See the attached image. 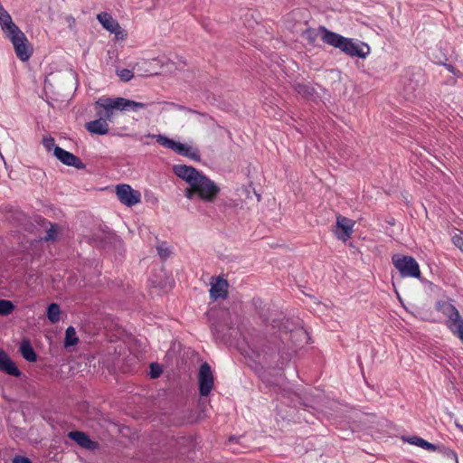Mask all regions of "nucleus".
Returning <instances> with one entry per match:
<instances>
[{"instance_id": "obj_25", "label": "nucleus", "mask_w": 463, "mask_h": 463, "mask_svg": "<svg viewBox=\"0 0 463 463\" xmlns=\"http://www.w3.org/2000/svg\"><path fill=\"white\" fill-rule=\"evenodd\" d=\"M453 244L463 252V232L455 234L452 237Z\"/></svg>"}, {"instance_id": "obj_31", "label": "nucleus", "mask_w": 463, "mask_h": 463, "mask_svg": "<svg viewBox=\"0 0 463 463\" xmlns=\"http://www.w3.org/2000/svg\"><path fill=\"white\" fill-rule=\"evenodd\" d=\"M14 463H32L28 458L23 456H16L14 458Z\"/></svg>"}, {"instance_id": "obj_33", "label": "nucleus", "mask_w": 463, "mask_h": 463, "mask_svg": "<svg viewBox=\"0 0 463 463\" xmlns=\"http://www.w3.org/2000/svg\"><path fill=\"white\" fill-rule=\"evenodd\" d=\"M456 426H457L458 429L463 430V426H462V425H460V424H458V423H457V424H456Z\"/></svg>"}, {"instance_id": "obj_8", "label": "nucleus", "mask_w": 463, "mask_h": 463, "mask_svg": "<svg viewBox=\"0 0 463 463\" xmlns=\"http://www.w3.org/2000/svg\"><path fill=\"white\" fill-rule=\"evenodd\" d=\"M116 194L119 202L128 207L134 206L141 201V194L127 184H118Z\"/></svg>"}, {"instance_id": "obj_15", "label": "nucleus", "mask_w": 463, "mask_h": 463, "mask_svg": "<svg viewBox=\"0 0 463 463\" xmlns=\"http://www.w3.org/2000/svg\"><path fill=\"white\" fill-rule=\"evenodd\" d=\"M228 283L225 279H218L211 284L210 297L213 300L225 298L227 296Z\"/></svg>"}, {"instance_id": "obj_7", "label": "nucleus", "mask_w": 463, "mask_h": 463, "mask_svg": "<svg viewBox=\"0 0 463 463\" xmlns=\"http://www.w3.org/2000/svg\"><path fill=\"white\" fill-rule=\"evenodd\" d=\"M392 260L402 277L416 279L420 277V266L413 257L395 254Z\"/></svg>"}, {"instance_id": "obj_18", "label": "nucleus", "mask_w": 463, "mask_h": 463, "mask_svg": "<svg viewBox=\"0 0 463 463\" xmlns=\"http://www.w3.org/2000/svg\"><path fill=\"white\" fill-rule=\"evenodd\" d=\"M61 308L56 303H52L47 308V317L52 324L58 323L61 319Z\"/></svg>"}, {"instance_id": "obj_9", "label": "nucleus", "mask_w": 463, "mask_h": 463, "mask_svg": "<svg viewBox=\"0 0 463 463\" xmlns=\"http://www.w3.org/2000/svg\"><path fill=\"white\" fill-rule=\"evenodd\" d=\"M97 20L100 23L104 29L115 35L117 40H124L127 33L123 30L118 22L107 12L98 14Z\"/></svg>"}, {"instance_id": "obj_23", "label": "nucleus", "mask_w": 463, "mask_h": 463, "mask_svg": "<svg viewBox=\"0 0 463 463\" xmlns=\"http://www.w3.org/2000/svg\"><path fill=\"white\" fill-rule=\"evenodd\" d=\"M116 73L120 78V80L125 82H128L134 78V72L128 69H118Z\"/></svg>"}, {"instance_id": "obj_29", "label": "nucleus", "mask_w": 463, "mask_h": 463, "mask_svg": "<svg viewBox=\"0 0 463 463\" xmlns=\"http://www.w3.org/2000/svg\"><path fill=\"white\" fill-rule=\"evenodd\" d=\"M157 252L161 259L165 260L169 257L170 251L167 248H164L163 246L157 247Z\"/></svg>"}, {"instance_id": "obj_26", "label": "nucleus", "mask_w": 463, "mask_h": 463, "mask_svg": "<svg viewBox=\"0 0 463 463\" xmlns=\"http://www.w3.org/2000/svg\"><path fill=\"white\" fill-rule=\"evenodd\" d=\"M162 373L161 367L157 364H150V376L151 378H157L160 376Z\"/></svg>"}, {"instance_id": "obj_11", "label": "nucleus", "mask_w": 463, "mask_h": 463, "mask_svg": "<svg viewBox=\"0 0 463 463\" xmlns=\"http://www.w3.org/2000/svg\"><path fill=\"white\" fill-rule=\"evenodd\" d=\"M354 225V222L353 220L342 215H337L336 230L335 231L336 238L343 241H347L353 233Z\"/></svg>"}, {"instance_id": "obj_14", "label": "nucleus", "mask_w": 463, "mask_h": 463, "mask_svg": "<svg viewBox=\"0 0 463 463\" xmlns=\"http://www.w3.org/2000/svg\"><path fill=\"white\" fill-rule=\"evenodd\" d=\"M68 437L84 449H94L97 448V443L82 431H70Z\"/></svg>"}, {"instance_id": "obj_12", "label": "nucleus", "mask_w": 463, "mask_h": 463, "mask_svg": "<svg viewBox=\"0 0 463 463\" xmlns=\"http://www.w3.org/2000/svg\"><path fill=\"white\" fill-rule=\"evenodd\" d=\"M55 157L65 165L73 166L76 169L85 167V165L78 156L61 147H55Z\"/></svg>"}, {"instance_id": "obj_13", "label": "nucleus", "mask_w": 463, "mask_h": 463, "mask_svg": "<svg viewBox=\"0 0 463 463\" xmlns=\"http://www.w3.org/2000/svg\"><path fill=\"white\" fill-rule=\"evenodd\" d=\"M0 370L12 376L19 377L21 375V372L15 364L2 349H0Z\"/></svg>"}, {"instance_id": "obj_21", "label": "nucleus", "mask_w": 463, "mask_h": 463, "mask_svg": "<svg viewBox=\"0 0 463 463\" xmlns=\"http://www.w3.org/2000/svg\"><path fill=\"white\" fill-rule=\"evenodd\" d=\"M14 310V305L12 301L0 299V316H8Z\"/></svg>"}, {"instance_id": "obj_24", "label": "nucleus", "mask_w": 463, "mask_h": 463, "mask_svg": "<svg viewBox=\"0 0 463 463\" xmlns=\"http://www.w3.org/2000/svg\"><path fill=\"white\" fill-rule=\"evenodd\" d=\"M43 145L47 151L53 150V155L55 156V147H59L55 144V140L52 137H47L43 139Z\"/></svg>"}, {"instance_id": "obj_22", "label": "nucleus", "mask_w": 463, "mask_h": 463, "mask_svg": "<svg viewBox=\"0 0 463 463\" xmlns=\"http://www.w3.org/2000/svg\"><path fill=\"white\" fill-rule=\"evenodd\" d=\"M448 58L446 55H442L440 57L436 58L434 62L437 64L444 66L449 72L453 73L454 75L458 74V71L455 69V67L449 63H447Z\"/></svg>"}, {"instance_id": "obj_10", "label": "nucleus", "mask_w": 463, "mask_h": 463, "mask_svg": "<svg viewBox=\"0 0 463 463\" xmlns=\"http://www.w3.org/2000/svg\"><path fill=\"white\" fill-rule=\"evenodd\" d=\"M213 374L207 363L201 364L198 373L199 392L201 396H208L213 387Z\"/></svg>"}, {"instance_id": "obj_2", "label": "nucleus", "mask_w": 463, "mask_h": 463, "mask_svg": "<svg viewBox=\"0 0 463 463\" xmlns=\"http://www.w3.org/2000/svg\"><path fill=\"white\" fill-rule=\"evenodd\" d=\"M173 172L188 184L184 193L189 200L199 199L205 203H213L221 191L213 180L194 166L175 165Z\"/></svg>"}, {"instance_id": "obj_19", "label": "nucleus", "mask_w": 463, "mask_h": 463, "mask_svg": "<svg viewBox=\"0 0 463 463\" xmlns=\"http://www.w3.org/2000/svg\"><path fill=\"white\" fill-rule=\"evenodd\" d=\"M79 339L76 335L75 328L73 326H69L65 332V339L64 345L65 347L75 345L78 343Z\"/></svg>"}, {"instance_id": "obj_16", "label": "nucleus", "mask_w": 463, "mask_h": 463, "mask_svg": "<svg viewBox=\"0 0 463 463\" xmlns=\"http://www.w3.org/2000/svg\"><path fill=\"white\" fill-rule=\"evenodd\" d=\"M20 352L23 357L28 362H35L37 355L28 340H24L20 345Z\"/></svg>"}, {"instance_id": "obj_1", "label": "nucleus", "mask_w": 463, "mask_h": 463, "mask_svg": "<svg viewBox=\"0 0 463 463\" xmlns=\"http://www.w3.org/2000/svg\"><path fill=\"white\" fill-rule=\"evenodd\" d=\"M152 103L137 102L125 98L101 97L95 102V109L99 118L85 124L88 132L92 135L104 136L109 133L108 121H111L115 110L137 111L146 109Z\"/></svg>"}, {"instance_id": "obj_3", "label": "nucleus", "mask_w": 463, "mask_h": 463, "mask_svg": "<svg viewBox=\"0 0 463 463\" xmlns=\"http://www.w3.org/2000/svg\"><path fill=\"white\" fill-rule=\"evenodd\" d=\"M0 27L5 37L12 43L17 58L22 61H27L32 56L33 50L25 34L14 23L12 16L4 7L1 2Z\"/></svg>"}, {"instance_id": "obj_17", "label": "nucleus", "mask_w": 463, "mask_h": 463, "mask_svg": "<svg viewBox=\"0 0 463 463\" xmlns=\"http://www.w3.org/2000/svg\"><path fill=\"white\" fill-rule=\"evenodd\" d=\"M404 440H406L409 444L418 446L430 451H434L436 449V446L434 444L430 443L429 441L418 436H411L404 439Z\"/></svg>"}, {"instance_id": "obj_28", "label": "nucleus", "mask_w": 463, "mask_h": 463, "mask_svg": "<svg viewBox=\"0 0 463 463\" xmlns=\"http://www.w3.org/2000/svg\"><path fill=\"white\" fill-rule=\"evenodd\" d=\"M64 20H65L68 27L71 31H74L76 28V19L71 14H67V15H65Z\"/></svg>"}, {"instance_id": "obj_6", "label": "nucleus", "mask_w": 463, "mask_h": 463, "mask_svg": "<svg viewBox=\"0 0 463 463\" xmlns=\"http://www.w3.org/2000/svg\"><path fill=\"white\" fill-rule=\"evenodd\" d=\"M156 140L162 146L173 150L177 155L185 156L194 162L201 161V153L197 147L188 144L180 143L164 135H148Z\"/></svg>"}, {"instance_id": "obj_27", "label": "nucleus", "mask_w": 463, "mask_h": 463, "mask_svg": "<svg viewBox=\"0 0 463 463\" xmlns=\"http://www.w3.org/2000/svg\"><path fill=\"white\" fill-rule=\"evenodd\" d=\"M56 234H57V232H56L55 225L51 224V228L47 231L44 240L47 241H54L56 238Z\"/></svg>"}, {"instance_id": "obj_32", "label": "nucleus", "mask_w": 463, "mask_h": 463, "mask_svg": "<svg viewBox=\"0 0 463 463\" xmlns=\"http://www.w3.org/2000/svg\"><path fill=\"white\" fill-rule=\"evenodd\" d=\"M169 105L173 108H175L179 110H182V111H192L191 109H187L186 107L183 106V105H179V104H175L174 102H171L169 103Z\"/></svg>"}, {"instance_id": "obj_30", "label": "nucleus", "mask_w": 463, "mask_h": 463, "mask_svg": "<svg viewBox=\"0 0 463 463\" xmlns=\"http://www.w3.org/2000/svg\"><path fill=\"white\" fill-rule=\"evenodd\" d=\"M211 328H212L213 334L214 335V336L216 338H220L221 340H224V336L220 335V330H219V328H218V326L216 325L212 324Z\"/></svg>"}, {"instance_id": "obj_4", "label": "nucleus", "mask_w": 463, "mask_h": 463, "mask_svg": "<svg viewBox=\"0 0 463 463\" xmlns=\"http://www.w3.org/2000/svg\"><path fill=\"white\" fill-rule=\"evenodd\" d=\"M318 32L321 34L323 43L341 50L351 57L364 59L370 52V48L366 43H356L351 38H346L329 31L325 26H319Z\"/></svg>"}, {"instance_id": "obj_5", "label": "nucleus", "mask_w": 463, "mask_h": 463, "mask_svg": "<svg viewBox=\"0 0 463 463\" xmlns=\"http://www.w3.org/2000/svg\"><path fill=\"white\" fill-rule=\"evenodd\" d=\"M436 309L446 317L445 325L463 343V317L457 307L449 300H439Z\"/></svg>"}, {"instance_id": "obj_20", "label": "nucleus", "mask_w": 463, "mask_h": 463, "mask_svg": "<svg viewBox=\"0 0 463 463\" xmlns=\"http://www.w3.org/2000/svg\"><path fill=\"white\" fill-rule=\"evenodd\" d=\"M295 90L304 98H311L314 94V89L307 84L298 83L295 86Z\"/></svg>"}]
</instances>
